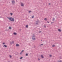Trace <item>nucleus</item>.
Segmentation results:
<instances>
[{"instance_id": "obj_16", "label": "nucleus", "mask_w": 62, "mask_h": 62, "mask_svg": "<svg viewBox=\"0 0 62 62\" xmlns=\"http://www.w3.org/2000/svg\"><path fill=\"white\" fill-rule=\"evenodd\" d=\"M32 12L31 11H29V13H30V12Z\"/></svg>"}, {"instance_id": "obj_12", "label": "nucleus", "mask_w": 62, "mask_h": 62, "mask_svg": "<svg viewBox=\"0 0 62 62\" xmlns=\"http://www.w3.org/2000/svg\"><path fill=\"white\" fill-rule=\"evenodd\" d=\"M9 29H11V27H9Z\"/></svg>"}, {"instance_id": "obj_21", "label": "nucleus", "mask_w": 62, "mask_h": 62, "mask_svg": "<svg viewBox=\"0 0 62 62\" xmlns=\"http://www.w3.org/2000/svg\"><path fill=\"white\" fill-rule=\"evenodd\" d=\"M31 18H34V16H32L31 17Z\"/></svg>"}, {"instance_id": "obj_29", "label": "nucleus", "mask_w": 62, "mask_h": 62, "mask_svg": "<svg viewBox=\"0 0 62 62\" xmlns=\"http://www.w3.org/2000/svg\"><path fill=\"white\" fill-rule=\"evenodd\" d=\"M48 23H49V22H48V21L47 22Z\"/></svg>"}, {"instance_id": "obj_7", "label": "nucleus", "mask_w": 62, "mask_h": 62, "mask_svg": "<svg viewBox=\"0 0 62 62\" xmlns=\"http://www.w3.org/2000/svg\"><path fill=\"white\" fill-rule=\"evenodd\" d=\"M21 6L23 7V3H22L21 4Z\"/></svg>"}, {"instance_id": "obj_17", "label": "nucleus", "mask_w": 62, "mask_h": 62, "mask_svg": "<svg viewBox=\"0 0 62 62\" xmlns=\"http://www.w3.org/2000/svg\"><path fill=\"white\" fill-rule=\"evenodd\" d=\"M44 20H45V21H47V19H46V18H45Z\"/></svg>"}, {"instance_id": "obj_22", "label": "nucleus", "mask_w": 62, "mask_h": 62, "mask_svg": "<svg viewBox=\"0 0 62 62\" xmlns=\"http://www.w3.org/2000/svg\"><path fill=\"white\" fill-rule=\"evenodd\" d=\"M10 14H11V15H12V14H13L12 13H10Z\"/></svg>"}, {"instance_id": "obj_1", "label": "nucleus", "mask_w": 62, "mask_h": 62, "mask_svg": "<svg viewBox=\"0 0 62 62\" xmlns=\"http://www.w3.org/2000/svg\"><path fill=\"white\" fill-rule=\"evenodd\" d=\"M7 18L8 19L10 20V21L11 22H14V18L12 17H8Z\"/></svg>"}, {"instance_id": "obj_5", "label": "nucleus", "mask_w": 62, "mask_h": 62, "mask_svg": "<svg viewBox=\"0 0 62 62\" xmlns=\"http://www.w3.org/2000/svg\"><path fill=\"white\" fill-rule=\"evenodd\" d=\"M12 4H14V3H15V1H12Z\"/></svg>"}, {"instance_id": "obj_30", "label": "nucleus", "mask_w": 62, "mask_h": 62, "mask_svg": "<svg viewBox=\"0 0 62 62\" xmlns=\"http://www.w3.org/2000/svg\"><path fill=\"white\" fill-rule=\"evenodd\" d=\"M39 33H40V32H41V31H40L39 32Z\"/></svg>"}, {"instance_id": "obj_20", "label": "nucleus", "mask_w": 62, "mask_h": 62, "mask_svg": "<svg viewBox=\"0 0 62 62\" xmlns=\"http://www.w3.org/2000/svg\"><path fill=\"white\" fill-rule=\"evenodd\" d=\"M43 45V44H42L40 45V46H41V45Z\"/></svg>"}, {"instance_id": "obj_27", "label": "nucleus", "mask_w": 62, "mask_h": 62, "mask_svg": "<svg viewBox=\"0 0 62 62\" xmlns=\"http://www.w3.org/2000/svg\"><path fill=\"white\" fill-rule=\"evenodd\" d=\"M38 60H40V59H38Z\"/></svg>"}, {"instance_id": "obj_18", "label": "nucleus", "mask_w": 62, "mask_h": 62, "mask_svg": "<svg viewBox=\"0 0 62 62\" xmlns=\"http://www.w3.org/2000/svg\"><path fill=\"white\" fill-rule=\"evenodd\" d=\"M26 56H28V54H26Z\"/></svg>"}, {"instance_id": "obj_24", "label": "nucleus", "mask_w": 62, "mask_h": 62, "mask_svg": "<svg viewBox=\"0 0 62 62\" xmlns=\"http://www.w3.org/2000/svg\"><path fill=\"white\" fill-rule=\"evenodd\" d=\"M50 57H51V56H52V55H49Z\"/></svg>"}, {"instance_id": "obj_28", "label": "nucleus", "mask_w": 62, "mask_h": 62, "mask_svg": "<svg viewBox=\"0 0 62 62\" xmlns=\"http://www.w3.org/2000/svg\"><path fill=\"white\" fill-rule=\"evenodd\" d=\"M38 23H36V24H38Z\"/></svg>"}, {"instance_id": "obj_19", "label": "nucleus", "mask_w": 62, "mask_h": 62, "mask_svg": "<svg viewBox=\"0 0 62 62\" xmlns=\"http://www.w3.org/2000/svg\"><path fill=\"white\" fill-rule=\"evenodd\" d=\"M9 56L10 58L12 57V56H11V55H10Z\"/></svg>"}, {"instance_id": "obj_13", "label": "nucleus", "mask_w": 62, "mask_h": 62, "mask_svg": "<svg viewBox=\"0 0 62 62\" xmlns=\"http://www.w3.org/2000/svg\"><path fill=\"white\" fill-rule=\"evenodd\" d=\"M55 20V19L54 18L53 19V21H54Z\"/></svg>"}, {"instance_id": "obj_26", "label": "nucleus", "mask_w": 62, "mask_h": 62, "mask_svg": "<svg viewBox=\"0 0 62 62\" xmlns=\"http://www.w3.org/2000/svg\"><path fill=\"white\" fill-rule=\"evenodd\" d=\"M5 44V43H3V44Z\"/></svg>"}, {"instance_id": "obj_6", "label": "nucleus", "mask_w": 62, "mask_h": 62, "mask_svg": "<svg viewBox=\"0 0 62 62\" xmlns=\"http://www.w3.org/2000/svg\"><path fill=\"white\" fill-rule=\"evenodd\" d=\"M58 31H59V32H61V30L60 29H58Z\"/></svg>"}, {"instance_id": "obj_11", "label": "nucleus", "mask_w": 62, "mask_h": 62, "mask_svg": "<svg viewBox=\"0 0 62 62\" xmlns=\"http://www.w3.org/2000/svg\"><path fill=\"white\" fill-rule=\"evenodd\" d=\"M14 34L15 35H17V33L15 32L14 33Z\"/></svg>"}, {"instance_id": "obj_9", "label": "nucleus", "mask_w": 62, "mask_h": 62, "mask_svg": "<svg viewBox=\"0 0 62 62\" xmlns=\"http://www.w3.org/2000/svg\"><path fill=\"white\" fill-rule=\"evenodd\" d=\"M24 51V50H22V51L21 52L20 54H22V53Z\"/></svg>"}, {"instance_id": "obj_10", "label": "nucleus", "mask_w": 62, "mask_h": 62, "mask_svg": "<svg viewBox=\"0 0 62 62\" xmlns=\"http://www.w3.org/2000/svg\"><path fill=\"white\" fill-rule=\"evenodd\" d=\"M41 57L42 58H44V57L43 56V55H41Z\"/></svg>"}, {"instance_id": "obj_34", "label": "nucleus", "mask_w": 62, "mask_h": 62, "mask_svg": "<svg viewBox=\"0 0 62 62\" xmlns=\"http://www.w3.org/2000/svg\"><path fill=\"white\" fill-rule=\"evenodd\" d=\"M21 30V29H20V30Z\"/></svg>"}, {"instance_id": "obj_25", "label": "nucleus", "mask_w": 62, "mask_h": 62, "mask_svg": "<svg viewBox=\"0 0 62 62\" xmlns=\"http://www.w3.org/2000/svg\"><path fill=\"white\" fill-rule=\"evenodd\" d=\"M23 58V57H22L20 58V59H22Z\"/></svg>"}, {"instance_id": "obj_23", "label": "nucleus", "mask_w": 62, "mask_h": 62, "mask_svg": "<svg viewBox=\"0 0 62 62\" xmlns=\"http://www.w3.org/2000/svg\"><path fill=\"white\" fill-rule=\"evenodd\" d=\"M44 27H46V25H44Z\"/></svg>"}, {"instance_id": "obj_15", "label": "nucleus", "mask_w": 62, "mask_h": 62, "mask_svg": "<svg viewBox=\"0 0 62 62\" xmlns=\"http://www.w3.org/2000/svg\"><path fill=\"white\" fill-rule=\"evenodd\" d=\"M52 47H54V46H55V45H53L52 46Z\"/></svg>"}, {"instance_id": "obj_33", "label": "nucleus", "mask_w": 62, "mask_h": 62, "mask_svg": "<svg viewBox=\"0 0 62 62\" xmlns=\"http://www.w3.org/2000/svg\"><path fill=\"white\" fill-rule=\"evenodd\" d=\"M0 18H1V16H0Z\"/></svg>"}, {"instance_id": "obj_2", "label": "nucleus", "mask_w": 62, "mask_h": 62, "mask_svg": "<svg viewBox=\"0 0 62 62\" xmlns=\"http://www.w3.org/2000/svg\"><path fill=\"white\" fill-rule=\"evenodd\" d=\"M32 39L33 40H35V37L34 36H33L32 37Z\"/></svg>"}, {"instance_id": "obj_14", "label": "nucleus", "mask_w": 62, "mask_h": 62, "mask_svg": "<svg viewBox=\"0 0 62 62\" xmlns=\"http://www.w3.org/2000/svg\"><path fill=\"white\" fill-rule=\"evenodd\" d=\"M26 27L27 28H28V25H26Z\"/></svg>"}, {"instance_id": "obj_35", "label": "nucleus", "mask_w": 62, "mask_h": 62, "mask_svg": "<svg viewBox=\"0 0 62 62\" xmlns=\"http://www.w3.org/2000/svg\"><path fill=\"white\" fill-rule=\"evenodd\" d=\"M41 40V41H42V40Z\"/></svg>"}, {"instance_id": "obj_31", "label": "nucleus", "mask_w": 62, "mask_h": 62, "mask_svg": "<svg viewBox=\"0 0 62 62\" xmlns=\"http://www.w3.org/2000/svg\"><path fill=\"white\" fill-rule=\"evenodd\" d=\"M53 23V22H51V23Z\"/></svg>"}, {"instance_id": "obj_3", "label": "nucleus", "mask_w": 62, "mask_h": 62, "mask_svg": "<svg viewBox=\"0 0 62 62\" xmlns=\"http://www.w3.org/2000/svg\"><path fill=\"white\" fill-rule=\"evenodd\" d=\"M16 46H17V47H19V46H20V45L18 44H17L16 45Z\"/></svg>"}, {"instance_id": "obj_4", "label": "nucleus", "mask_w": 62, "mask_h": 62, "mask_svg": "<svg viewBox=\"0 0 62 62\" xmlns=\"http://www.w3.org/2000/svg\"><path fill=\"white\" fill-rule=\"evenodd\" d=\"M3 47H6V48H7V45H4Z\"/></svg>"}, {"instance_id": "obj_32", "label": "nucleus", "mask_w": 62, "mask_h": 62, "mask_svg": "<svg viewBox=\"0 0 62 62\" xmlns=\"http://www.w3.org/2000/svg\"><path fill=\"white\" fill-rule=\"evenodd\" d=\"M49 5H50V3H49Z\"/></svg>"}, {"instance_id": "obj_8", "label": "nucleus", "mask_w": 62, "mask_h": 62, "mask_svg": "<svg viewBox=\"0 0 62 62\" xmlns=\"http://www.w3.org/2000/svg\"><path fill=\"white\" fill-rule=\"evenodd\" d=\"M10 43L11 44H13L14 43V41H12V42H10Z\"/></svg>"}]
</instances>
